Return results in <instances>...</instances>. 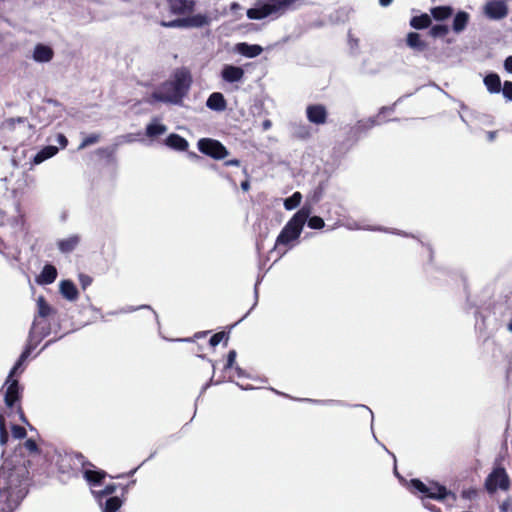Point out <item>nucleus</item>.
Here are the masks:
<instances>
[{
	"label": "nucleus",
	"mask_w": 512,
	"mask_h": 512,
	"mask_svg": "<svg viewBox=\"0 0 512 512\" xmlns=\"http://www.w3.org/2000/svg\"><path fill=\"white\" fill-rule=\"evenodd\" d=\"M165 143L171 149L178 151H186L189 146L188 141L185 138L175 133L170 134L166 138Z\"/></svg>",
	"instance_id": "nucleus-17"
},
{
	"label": "nucleus",
	"mask_w": 512,
	"mask_h": 512,
	"mask_svg": "<svg viewBox=\"0 0 512 512\" xmlns=\"http://www.w3.org/2000/svg\"><path fill=\"white\" fill-rule=\"evenodd\" d=\"M431 32L434 36H438V35L445 34L447 32V29H446V27H444L442 25H437L432 28Z\"/></svg>",
	"instance_id": "nucleus-48"
},
{
	"label": "nucleus",
	"mask_w": 512,
	"mask_h": 512,
	"mask_svg": "<svg viewBox=\"0 0 512 512\" xmlns=\"http://www.w3.org/2000/svg\"><path fill=\"white\" fill-rule=\"evenodd\" d=\"M301 200L302 194L300 192H295L292 196L284 200V207L286 210H293L300 205Z\"/></svg>",
	"instance_id": "nucleus-34"
},
{
	"label": "nucleus",
	"mask_w": 512,
	"mask_h": 512,
	"mask_svg": "<svg viewBox=\"0 0 512 512\" xmlns=\"http://www.w3.org/2000/svg\"><path fill=\"white\" fill-rule=\"evenodd\" d=\"M431 23V19L427 14L415 16L411 19L410 25L415 29L427 28Z\"/></svg>",
	"instance_id": "nucleus-31"
},
{
	"label": "nucleus",
	"mask_w": 512,
	"mask_h": 512,
	"mask_svg": "<svg viewBox=\"0 0 512 512\" xmlns=\"http://www.w3.org/2000/svg\"><path fill=\"white\" fill-rule=\"evenodd\" d=\"M166 131L167 127L164 124L158 122L157 120H153L146 127V135L151 138L160 136L164 134Z\"/></svg>",
	"instance_id": "nucleus-27"
},
{
	"label": "nucleus",
	"mask_w": 512,
	"mask_h": 512,
	"mask_svg": "<svg viewBox=\"0 0 512 512\" xmlns=\"http://www.w3.org/2000/svg\"><path fill=\"white\" fill-rule=\"evenodd\" d=\"M58 152V148L56 146H46L41 149L33 158V164L38 165L44 162L45 160L53 157Z\"/></svg>",
	"instance_id": "nucleus-23"
},
{
	"label": "nucleus",
	"mask_w": 512,
	"mask_h": 512,
	"mask_svg": "<svg viewBox=\"0 0 512 512\" xmlns=\"http://www.w3.org/2000/svg\"><path fill=\"white\" fill-rule=\"evenodd\" d=\"M226 166H239L240 161L238 159H231L225 162Z\"/></svg>",
	"instance_id": "nucleus-53"
},
{
	"label": "nucleus",
	"mask_w": 512,
	"mask_h": 512,
	"mask_svg": "<svg viewBox=\"0 0 512 512\" xmlns=\"http://www.w3.org/2000/svg\"><path fill=\"white\" fill-rule=\"evenodd\" d=\"M294 2L295 0H270L267 4L270 10H272V14H274L283 10Z\"/></svg>",
	"instance_id": "nucleus-33"
},
{
	"label": "nucleus",
	"mask_w": 512,
	"mask_h": 512,
	"mask_svg": "<svg viewBox=\"0 0 512 512\" xmlns=\"http://www.w3.org/2000/svg\"><path fill=\"white\" fill-rule=\"evenodd\" d=\"M468 19L469 15L466 12L461 11L457 13L453 21V30L457 33L464 30L468 23Z\"/></svg>",
	"instance_id": "nucleus-30"
},
{
	"label": "nucleus",
	"mask_w": 512,
	"mask_h": 512,
	"mask_svg": "<svg viewBox=\"0 0 512 512\" xmlns=\"http://www.w3.org/2000/svg\"><path fill=\"white\" fill-rule=\"evenodd\" d=\"M225 337H226V339H228V336L226 335L225 332H218V333L214 334L210 338V345L213 347L217 346Z\"/></svg>",
	"instance_id": "nucleus-41"
},
{
	"label": "nucleus",
	"mask_w": 512,
	"mask_h": 512,
	"mask_svg": "<svg viewBox=\"0 0 512 512\" xmlns=\"http://www.w3.org/2000/svg\"><path fill=\"white\" fill-rule=\"evenodd\" d=\"M13 510H10L8 506L5 505V503L0 502V512H12Z\"/></svg>",
	"instance_id": "nucleus-56"
},
{
	"label": "nucleus",
	"mask_w": 512,
	"mask_h": 512,
	"mask_svg": "<svg viewBox=\"0 0 512 512\" xmlns=\"http://www.w3.org/2000/svg\"><path fill=\"white\" fill-rule=\"evenodd\" d=\"M453 10L449 6H439L431 10L432 16L436 20H444L452 14Z\"/></svg>",
	"instance_id": "nucleus-32"
},
{
	"label": "nucleus",
	"mask_w": 512,
	"mask_h": 512,
	"mask_svg": "<svg viewBox=\"0 0 512 512\" xmlns=\"http://www.w3.org/2000/svg\"><path fill=\"white\" fill-rule=\"evenodd\" d=\"M44 111H50L55 109H60V104L53 99H48L45 101L44 106L42 107Z\"/></svg>",
	"instance_id": "nucleus-43"
},
{
	"label": "nucleus",
	"mask_w": 512,
	"mask_h": 512,
	"mask_svg": "<svg viewBox=\"0 0 512 512\" xmlns=\"http://www.w3.org/2000/svg\"><path fill=\"white\" fill-rule=\"evenodd\" d=\"M483 82L490 93L496 94L501 91V79L498 74L491 73L486 75L483 79Z\"/></svg>",
	"instance_id": "nucleus-21"
},
{
	"label": "nucleus",
	"mask_w": 512,
	"mask_h": 512,
	"mask_svg": "<svg viewBox=\"0 0 512 512\" xmlns=\"http://www.w3.org/2000/svg\"><path fill=\"white\" fill-rule=\"evenodd\" d=\"M79 242L80 237L78 235H70L67 238L59 240L57 246L62 253H70L78 246Z\"/></svg>",
	"instance_id": "nucleus-19"
},
{
	"label": "nucleus",
	"mask_w": 512,
	"mask_h": 512,
	"mask_svg": "<svg viewBox=\"0 0 512 512\" xmlns=\"http://www.w3.org/2000/svg\"><path fill=\"white\" fill-rule=\"evenodd\" d=\"M190 156H191L192 158H195V159H199V158H200V157H199L197 154H195V153H191V154H190Z\"/></svg>",
	"instance_id": "nucleus-64"
},
{
	"label": "nucleus",
	"mask_w": 512,
	"mask_h": 512,
	"mask_svg": "<svg viewBox=\"0 0 512 512\" xmlns=\"http://www.w3.org/2000/svg\"><path fill=\"white\" fill-rule=\"evenodd\" d=\"M496 136V132H488L487 137L488 140L493 141Z\"/></svg>",
	"instance_id": "nucleus-59"
},
{
	"label": "nucleus",
	"mask_w": 512,
	"mask_h": 512,
	"mask_svg": "<svg viewBox=\"0 0 512 512\" xmlns=\"http://www.w3.org/2000/svg\"><path fill=\"white\" fill-rule=\"evenodd\" d=\"M393 0H379V3L381 6L383 7H387L388 5H390L392 3Z\"/></svg>",
	"instance_id": "nucleus-58"
},
{
	"label": "nucleus",
	"mask_w": 512,
	"mask_h": 512,
	"mask_svg": "<svg viewBox=\"0 0 512 512\" xmlns=\"http://www.w3.org/2000/svg\"><path fill=\"white\" fill-rule=\"evenodd\" d=\"M233 51L246 58L258 57L262 52L263 48L257 44H248L246 42H240L235 44Z\"/></svg>",
	"instance_id": "nucleus-12"
},
{
	"label": "nucleus",
	"mask_w": 512,
	"mask_h": 512,
	"mask_svg": "<svg viewBox=\"0 0 512 512\" xmlns=\"http://www.w3.org/2000/svg\"><path fill=\"white\" fill-rule=\"evenodd\" d=\"M191 81V75L186 69H178L171 79L153 91L147 102L150 104L155 102L178 104L188 92Z\"/></svg>",
	"instance_id": "nucleus-2"
},
{
	"label": "nucleus",
	"mask_w": 512,
	"mask_h": 512,
	"mask_svg": "<svg viewBox=\"0 0 512 512\" xmlns=\"http://www.w3.org/2000/svg\"><path fill=\"white\" fill-rule=\"evenodd\" d=\"M244 75L245 72L243 68L231 64L224 65L221 70V78L227 83L240 82L243 80Z\"/></svg>",
	"instance_id": "nucleus-11"
},
{
	"label": "nucleus",
	"mask_w": 512,
	"mask_h": 512,
	"mask_svg": "<svg viewBox=\"0 0 512 512\" xmlns=\"http://www.w3.org/2000/svg\"><path fill=\"white\" fill-rule=\"evenodd\" d=\"M161 25L164 27H186L185 19H176L170 22H161Z\"/></svg>",
	"instance_id": "nucleus-42"
},
{
	"label": "nucleus",
	"mask_w": 512,
	"mask_h": 512,
	"mask_svg": "<svg viewBox=\"0 0 512 512\" xmlns=\"http://www.w3.org/2000/svg\"><path fill=\"white\" fill-rule=\"evenodd\" d=\"M99 135L98 134H91L89 136H86L83 138L81 144L79 145V149H84L92 144H95L99 141Z\"/></svg>",
	"instance_id": "nucleus-38"
},
{
	"label": "nucleus",
	"mask_w": 512,
	"mask_h": 512,
	"mask_svg": "<svg viewBox=\"0 0 512 512\" xmlns=\"http://www.w3.org/2000/svg\"><path fill=\"white\" fill-rule=\"evenodd\" d=\"M28 470L24 465L11 467L5 461L0 468V502L14 510L28 492Z\"/></svg>",
	"instance_id": "nucleus-1"
},
{
	"label": "nucleus",
	"mask_w": 512,
	"mask_h": 512,
	"mask_svg": "<svg viewBox=\"0 0 512 512\" xmlns=\"http://www.w3.org/2000/svg\"><path fill=\"white\" fill-rule=\"evenodd\" d=\"M306 116L309 122L316 125H322L327 120V110L325 106L321 104L309 105L306 108Z\"/></svg>",
	"instance_id": "nucleus-10"
},
{
	"label": "nucleus",
	"mask_w": 512,
	"mask_h": 512,
	"mask_svg": "<svg viewBox=\"0 0 512 512\" xmlns=\"http://www.w3.org/2000/svg\"><path fill=\"white\" fill-rule=\"evenodd\" d=\"M54 56L53 49L44 44H37L33 50V60L38 63H47L52 60Z\"/></svg>",
	"instance_id": "nucleus-13"
},
{
	"label": "nucleus",
	"mask_w": 512,
	"mask_h": 512,
	"mask_svg": "<svg viewBox=\"0 0 512 512\" xmlns=\"http://www.w3.org/2000/svg\"><path fill=\"white\" fill-rule=\"evenodd\" d=\"M75 461L82 465L83 478L92 487L99 485L107 475L105 471L96 470L93 464L86 462L81 454L75 455Z\"/></svg>",
	"instance_id": "nucleus-7"
},
{
	"label": "nucleus",
	"mask_w": 512,
	"mask_h": 512,
	"mask_svg": "<svg viewBox=\"0 0 512 512\" xmlns=\"http://www.w3.org/2000/svg\"><path fill=\"white\" fill-rule=\"evenodd\" d=\"M59 290L61 295L68 301H75L78 298V290L70 280H62L59 283Z\"/></svg>",
	"instance_id": "nucleus-15"
},
{
	"label": "nucleus",
	"mask_w": 512,
	"mask_h": 512,
	"mask_svg": "<svg viewBox=\"0 0 512 512\" xmlns=\"http://www.w3.org/2000/svg\"><path fill=\"white\" fill-rule=\"evenodd\" d=\"M234 369L238 377L244 376V371L242 368H240L239 366H235Z\"/></svg>",
	"instance_id": "nucleus-57"
},
{
	"label": "nucleus",
	"mask_w": 512,
	"mask_h": 512,
	"mask_svg": "<svg viewBox=\"0 0 512 512\" xmlns=\"http://www.w3.org/2000/svg\"><path fill=\"white\" fill-rule=\"evenodd\" d=\"M423 505H424L425 508H427V509H429V510H431L433 512H438L433 506H430V505H428L426 503H423Z\"/></svg>",
	"instance_id": "nucleus-61"
},
{
	"label": "nucleus",
	"mask_w": 512,
	"mask_h": 512,
	"mask_svg": "<svg viewBox=\"0 0 512 512\" xmlns=\"http://www.w3.org/2000/svg\"><path fill=\"white\" fill-rule=\"evenodd\" d=\"M12 436L15 439H23L26 436V430L24 427L19 425H13L11 427Z\"/></svg>",
	"instance_id": "nucleus-40"
},
{
	"label": "nucleus",
	"mask_w": 512,
	"mask_h": 512,
	"mask_svg": "<svg viewBox=\"0 0 512 512\" xmlns=\"http://www.w3.org/2000/svg\"><path fill=\"white\" fill-rule=\"evenodd\" d=\"M170 9L175 14H185L193 9V1L191 0H168Z\"/></svg>",
	"instance_id": "nucleus-18"
},
{
	"label": "nucleus",
	"mask_w": 512,
	"mask_h": 512,
	"mask_svg": "<svg viewBox=\"0 0 512 512\" xmlns=\"http://www.w3.org/2000/svg\"><path fill=\"white\" fill-rule=\"evenodd\" d=\"M484 13L489 19L501 20L508 15L509 8L504 0H492L485 4Z\"/></svg>",
	"instance_id": "nucleus-9"
},
{
	"label": "nucleus",
	"mask_w": 512,
	"mask_h": 512,
	"mask_svg": "<svg viewBox=\"0 0 512 512\" xmlns=\"http://www.w3.org/2000/svg\"><path fill=\"white\" fill-rule=\"evenodd\" d=\"M505 70L512 73V56H508L504 61Z\"/></svg>",
	"instance_id": "nucleus-52"
},
{
	"label": "nucleus",
	"mask_w": 512,
	"mask_h": 512,
	"mask_svg": "<svg viewBox=\"0 0 512 512\" xmlns=\"http://www.w3.org/2000/svg\"><path fill=\"white\" fill-rule=\"evenodd\" d=\"M124 138H125V141H127V142L132 141L131 135L125 136Z\"/></svg>",
	"instance_id": "nucleus-63"
},
{
	"label": "nucleus",
	"mask_w": 512,
	"mask_h": 512,
	"mask_svg": "<svg viewBox=\"0 0 512 512\" xmlns=\"http://www.w3.org/2000/svg\"><path fill=\"white\" fill-rule=\"evenodd\" d=\"M307 223L311 229H321L325 225L324 220L319 216H309L307 218Z\"/></svg>",
	"instance_id": "nucleus-36"
},
{
	"label": "nucleus",
	"mask_w": 512,
	"mask_h": 512,
	"mask_svg": "<svg viewBox=\"0 0 512 512\" xmlns=\"http://www.w3.org/2000/svg\"><path fill=\"white\" fill-rule=\"evenodd\" d=\"M31 353V347H28L26 348L22 354L20 355L19 359L17 360V362L15 363V365L13 366V368L11 369L9 375H8V382L10 381V379L17 373H22L23 371V364L24 362L26 361V359L29 357Z\"/></svg>",
	"instance_id": "nucleus-28"
},
{
	"label": "nucleus",
	"mask_w": 512,
	"mask_h": 512,
	"mask_svg": "<svg viewBox=\"0 0 512 512\" xmlns=\"http://www.w3.org/2000/svg\"><path fill=\"white\" fill-rule=\"evenodd\" d=\"M263 127L265 130L269 129L271 127V122L269 120L264 121Z\"/></svg>",
	"instance_id": "nucleus-60"
},
{
	"label": "nucleus",
	"mask_w": 512,
	"mask_h": 512,
	"mask_svg": "<svg viewBox=\"0 0 512 512\" xmlns=\"http://www.w3.org/2000/svg\"><path fill=\"white\" fill-rule=\"evenodd\" d=\"M236 356H237V354H236L235 350L229 351V353L227 355V363L225 365V369H230V368L234 367Z\"/></svg>",
	"instance_id": "nucleus-45"
},
{
	"label": "nucleus",
	"mask_w": 512,
	"mask_h": 512,
	"mask_svg": "<svg viewBox=\"0 0 512 512\" xmlns=\"http://www.w3.org/2000/svg\"><path fill=\"white\" fill-rule=\"evenodd\" d=\"M8 441V432L6 430L5 418L0 415V445H5Z\"/></svg>",
	"instance_id": "nucleus-37"
},
{
	"label": "nucleus",
	"mask_w": 512,
	"mask_h": 512,
	"mask_svg": "<svg viewBox=\"0 0 512 512\" xmlns=\"http://www.w3.org/2000/svg\"><path fill=\"white\" fill-rule=\"evenodd\" d=\"M241 189L245 192H247L249 189H250V184H249V181H243L241 183Z\"/></svg>",
	"instance_id": "nucleus-55"
},
{
	"label": "nucleus",
	"mask_w": 512,
	"mask_h": 512,
	"mask_svg": "<svg viewBox=\"0 0 512 512\" xmlns=\"http://www.w3.org/2000/svg\"><path fill=\"white\" fill-rule=\"evenodd\" d=\"M512 506V499L507 498L505 499L499 506L501 512H508L511 509Z\"/></svg>",
	"instance_id": "nucleus-47"
},
{
	"label": "nucleus",
	"mask_w": 512,
	"mask_h": 512,
	"mask_svg": "<svg viewBox=\"0 0 512 512\" xmlns=\"http://www.w3.org/2000/svg\"><path fill=\"white\" fill-rule=\"evenodd\" d=\"M407 45L417 51H423L426 47L425 43L421 40L418 33L411 32L407 36Z\"/></svg>",
	"instance_id": "nucleus-29"
},
{
	"label": "nucleus",
	"mask_w": 512,
	"mask_h": 512,
	"mask_svg": "<svg viewBox=\"0 0 512 512\" xmlns=\"http://www.w3.org/2000/svg\"><path fill=\"white\" fill-rule=\"evenodd\" d=\"M378 118H379V116L360 121L357 125V129L360 131H363V130L370 129L376 125H379L381 122L378 120Z\"/></svg>",
	"instance_id": "nucleus-35"
},
{
	"label": "nucleus",
	"mask_w": 512,
	"mask_h": 512,
	"mask_svg": "<svg viewBox=\"0 0 512 512\" xmlns=\"http://www.w3.org/2000/svg\"><path fill=\"white\" fill-rule=\"evenodd\" d=\"M272 14V10H270L267 3L262 4L258 7L250 8L247 11V17L249 19L260 20L266 18L267 16Z\"/></svg>",
	"instance_id": "nucleus-22"
},
{
	"label": "nucleus",
	"mask_w": 512,
	"mask_h": 512,
	"mask_svg": "<svg viewBox=\"0 0 512 512\" xmlns=\"http://www.w3.org/2000/svg\"><path fill=\"white\" fill-rule=\"evenodd\" d=\"M310 214L311 207L306 205L297 211L278 235L275 246L288 245L291 241L296 240L300 236Z\"/></svg>",
	"instance_id": "nucleus-3"
},
{
	"label": "nucleus",
	"mask_w": 512,
	"mask_h": 512,
	"mask_svg": "<svg viewBox=\"0 0 512 512\" xmlns=\"http://www.w3.org/2000/svg\"><path fill=\"white\" fill-rule=\"evenodd\" d=\"M206 105L209 109L218 111V112L224 111L227 106L226 100H225L223 94L220 92L212 93L208 97Z\"/></svg>",
	"instance_id": "nucleus-16"
},
{
	"label": "nucleus",
	"mask_w": 512,
	"mask_h": 512,
	"mask_svg": "<svg viewBox=\"0 0 512 512\" xmlns=\"http://www.w3.org/2000/svg\"><path fill=\"white\" fill-rule=\"evenodd\" d=\"M8 384L6 393H5V404L8 407H12L14 403L19 399V384L16 379H10L6 381Z\"/></svg>",
	"instance_id": "nucleus-14"
},
{
	"label": "nucleus",
	"mask_w": 512,
	"mask_h": 512,
	"mask_svg": "<svg viewBox=\"0 0 512 512\" xmlns=\"http://www.w3.org/2000/svg\"><path fill=\"white\" fill-rule=\"evenodd\" d=\"M210 18L204 14H196L185 19L186 27H203L209 25Z\"/></svg>",
	"instance_id": "nucleus-25"
},
{
	"label": "nucleus",
	"mask_w": 512,
	"mask_h": 512,
	"mask_svg": "<svg viewBox=\"0 0 512 512\" xmlns=\"http://www.w3.org/2000/svg\"><path fill=\"white\" fill-rule=\"evenodd\" d=\"M24 448L30 453V454H33V453H37L38 452V447H37V444L34 440L32 439H28L25 441L24 443Z\"/></svg>",
	"instance_id": "nucleus-44"
},
{
	"label": "nucleus",
	"mask_w": 512,
	"mask_h": 512,
	"mask_svg": "<svg viewBox=\"0 0 512 512\" xmlns=\"http://www.w3.org/2000/svg\"><path fill=\"white\" fill-rule=\"evenodd\" d=\"M79 282L83 289H86L92 283V278L86 274H79Z\"/></svg>",
	"instance_id": "nucleus-46"
},
{
	"label": "nucleus",
	"mask_w": 512,
	"mask_h": 512,
	"mask_svg": "<svg viewBox=\"0 0 512 512\" xmlns=\"http://www.w3.org/2000/svg\"><path fill=\"white\" fill-rule=\"evenodd\" d=\"M9 223L6 212L0 207V227L5 226Z\"/></svg>",
	"instance_id": "nucleus-50"
},
{
	"label": "nucleus",
	"mask_w": 512,
	"mask_h": 512,
	"mask_svg": "<svg viewBox=\"0 0 512 512\" xmlns=\"http://www.w3.org/2000/svg\"><path fill=\"white\" fill-rule=\"evenodd\" d=\"M122 506V500L117 496H112L102 500V512H116Z\"/></svg>",
	"instance_id": "nucleus-24"
},
{
	"label": "nucleus",
	"mask_w": 512,
	"mask_h": 512,
	"mask_svg": "<svg viewBox=\"0 0 512 512\" xmlns=\"http://www.w3.org/2000/svg\"><path fill=\"white\" fill-rule=\"evenodd\" d=\"M501 91L504 98L512 102V81H505L503 87L501 86Z\"/></svg>",
	"instance_id": "nucleus-39"
},
{
	"label": "nucleus",
	"mask_w": 512,
	"mask_h": 512,
	"mask_svg": "<svg viewBox=\"0 0 512 512\" xmlns=\"http://www.w3.org/2000/svg\"><path fill=\"white\" fill-rule=\"evenodd\" d=\"M57 277V270L52 265H45L41 274L37 278V282L42 285L51 284Z\"/></svg>",
	"instance_id": "nucleus-20"
},
{
	"label": "nucleus",
	"mask_w": 512,
	"mask_h": 512,
	"mask_svg": "<svg viewBox=\"0 0 512 512\" xmlns=\"http://www.w3.org/2000/svg\"><path fill=\"white\" fill-rule=\"evenodd\" d=\"M507 329L512 332V318L510 319L508 325H507Z\"/></svg>",
	"instance_id": "nucleus-62"
},
{
	"label": "nucleus",
	"mask_w": 512,
	"mask_h": 512,
	"mask_svg": "<svg viewBox=\"0 0 512 512\" xmlns=\"http://www.w3.org/2000/svg\"><path fill=\"white\" fill-rule=\"evenodd\" d=\"M468 303H469V308H470V309H473V314H474L475 316H477V315H478V313H479L478 307L475 305V303L470 302V300H469V299H468Z\"/></svg>",
	"instance_id": "nucleus-54"
},
{
	"label": "nucleus",
	"mask_w": 512,
	"mask_h": 512,
	"mask_svg": "<svg viewBox=\"0 0 512 512\" xmlns=\"http://www.w3.org/2000/svg\"><path fill=\"white\" fill-rule=\"evenodd\" d=\"M116 489V484H108L107 486H105V488L101 490H92V495L94 496L99 506H102V500L112 495L116 491Z\"/></svg>",
	"instance_id": "nucleus-26"
},
{
	"label": "nucleus",
	"mask_w": 512,
	"mask_h": 512,
	"mask_svg": "<svg viewBox=\"0 0 512 512\" xmlns=\"http://www.w3.org/2000/svg\"><path fill=\"white\" fill-rule=\"evenodd\" d=\"M302 401H307V402H313L315 404H325V405H336V404H339V402L337 401H333V400H327V401H321V400H312V399H301Z\"/></svg>",
	"instance_id": "nucleus-49"
},
{
	"label": "nucleus",
	"mask_w": 512,
	"mask_h": 512,
	"mask_svg": "<svg viewBox=\"0 0 512 512\" xmlns=\"http://www.w3.org/2000/svg\"><path fill=\"white\" fill-rule=\"evenodd\" d=\"M484 485L487 492L492 494L497 490L508 491L511 486V481L505 468L497 466L487 476Z\"/></svg>",
	"instance_id": "nucleus-5"
},
{
	"label": "nucleus",
	"mask_w": 512,
	"mask_h": 512,
	"mask_svg": "<svg viewBox=\"0 0 512 512\" xmlns=\"http://www.w3.org/2000/svg\"><path fill=\"white\" fill-rule=\"evenodd\" d=\"M57 143L62 147L65 148L68 144V140L65 135L58 134L57 135Z\"/></svg>",
	"instance_id": "nucleus-51"
},
{
	"label": "nucleus",
	"mask_w": 512,
	"mask_h": 512,
	"mask_svg": "<svg viewBox=\"0 0 512 512\" xmlns=\"http://www.w3.org/2000/svg\"><path fill=\"white\" fill-rule=\"evenodd\" d=\"M37 308H38L37 317H35L32 327L30 329V333H29V337H30L31 341L34 339H37V340L41 339L49 333V331L47 329H45L44 327L40 328L41 323L38 320V317L45 318V317H48L49 315H51L53 312V309L45 301L43 296H39L37 298Z\"/></svg>",
	"instance_id": "nucleus-6"
},
{
	"label": "nucleus",
	"mask_w": 512,
	"mask_h": 512,
	"mask_svg": "<svg viewBox=\"0 0 512 512\" xmlns=\"http://www.w3.org/2000/svg\"><path fill=\"white\" fill-rule=\"evenodd\" d=\"M409 489L414 494H420L422 498L445 500L451 497L453 500L455 499V496L444 486L434 482L425 484L419 479H412L409 483Z\"/></svg>",
	"instance_id": "nucleus-4"
},
{
	"label": "nucleus",
	"mask_w": 512,
	"mask_h": 512,
	"mask_svg": "<svg viewBox=\"0 0 512 512\" xmlns=\"http://www.w3.org/2000/svg\"><path fill=\"white\" fill-rule=\"evenodd\" d=\"M197 146L201 153L216 160L224 159L229 154L228 150L222 143L211 138L200 139Z\"/></svg>",
	"instance_id": "nucleus-8"
}]
</instances>
